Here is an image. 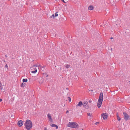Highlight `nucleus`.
<instances>
[{
  "label": "nucleus",
  "instance_id": "nucleus-22",
  "mask_svg": "<svg viewBox=\"0 0 130 130\" xmlns=\"http://www.w3.org/2000/svg\"><path fill=\"white\" fill-rule=\"evenodd\" d=\"M89 103H91L92 102V101L91 100H89Z\"/></svg>",
  "mask_w": 130,
  "mask_h": 130
},
{
  "label": "nucleus",
  "instance_id": "nucleus-21",
  "mask_svg": "<svg viewBox=\"0 0 130 130\" xmlns=\"http://www.w3.org/2000/svg\"><path fill=\"white\" fill-rule=\"evenodd\" d=\"M32 67L31 68V70H32V71H35V69H32Z\"/></svg>",
  "mask_w": 130,
  "mask_h": 130
},
{
  "label": "nucleus",
  "instance_id": "nucleus-19",
  "mask_svg": "<svg viewBox=\"0 0 130 130\" xmlns=\"http://www.w3.org/2000/svg\"><path fill=\"white\" fill-rule=\"evenodd\" d=\"M54 14H53L52 16H51V18H52L53 17V18H54Z\"/></svg>",
  "mask_w": 130,
  "mask_h": 130
},
{
  "label": "nucleus",
  "instance_id": "nucleus-30",
  "mask_svg": "<svg viewBox=\"0 0 130 130\" xmlns=\"http://www.w3.org/2000/svg\"><path fill=\"white\" fill-rule=\"evenodd\" d=\"M5 57H7V56L6 55H5Z\"/></svg>",
  "mask_w": 130,
  "mask_h": 130
},
{
  "label": "nucleus",
  "instance_id": "nucleus-14",
  "mask_svg": "<svg viewBox=\"0 0 130 130\" xmlns=\"http://www.w3.org/2000/svg\"><path fill=\"white\" fill-rule=\"evenodd\" d=\"M25 85V83H22L21 84V86L22 87H24Z\"/></svg>",
  "mask_w": 130,
  "mask_h": 130
},
{
  "label": "nucleus",
  "instance_id": "nucleus-25",
  "mask_svg": "<svg viewBox=\"0 0 130 130\" xmlns=\"http://www.w3.org/2000/svg\"><path fill=\"white\" fill-rule=\"evenodd\" d=\"M99 123V122H96V123H95V124H98Z\"/></svg>",
  "mask_w": 130,
  "mask_h": 130
},
{
  "label": "nucleus",
  "instance_id": "nucleus-28",
  "mask_svg": "<svg viewBox=\"0 0 130 130\" xmlns=\"http://www.w3.org/2000/svg\"><path fill=\"white\" fill-rule=\"evenodd\" d=\"M44 130H47V128H44Z\"/></svg>",
  "mask_w": 130,
  "mask_h": 130
},
{
  "label": "nucleus",
  "instance_id": "nucleus-26",
  "mask_svg": "<svg viewBox=\"0 0 130 130\" xmlns=\"http://www.w3.org/2000/svg\"><path fill=\"white\" fill-rule=\"evenodd\" d=\"M69 112V111L68 110H67L66 112V113H68Z\"/></svg>",
  "mask_w": 130,
  "mask_h": 130
},
{
  "label": "nucleus",
  "instance_id": "nucleus-32",
  "mask_svg": "<svg viewBox=\"0 0 130 130\" xmlns=\"http://www.w3.org/2000/svg\"><path fill=\"white\" fill-rule=\"evenodd\" d=\"M113 39V38L112 37H111V38H110V39Z\"/></svg>",
  "mask_w": 130,
  "mask_h": 130
},
{
  "label": "nucleus",
  "instance_id": "nucleus-7",
  "mask_svg": "<svg viewBox=\"0 0 130 130\" xmlns=\"http://www.w3.org/2000/svg\"><path fill=\"white\" fill-rule=\"evenodd\" d=\"M102 116L103 119H106L108 117V116L107 114V113H103L102 114Z\"/></svg>",
  "mask_w": 130,
  "mask_h": 130
},
{
  "label": "nucleus",
  "instance_id": "nucleus-11",
  "mask_svg": "<svg viewBox=\"0 0 130 130\" xmlns=\"http://www.w3.org/2000/svg\"><path fill=\"white\" fill-rule=\"evenodd\" d=\"M51 125L52 127H56L57 129L58 127V126L57 125L54 124H51Z\"/></svg>",
  "mask_w": 130,
  "mask_h": 130
},
{
  "label": "nucleus",
  "instance_id": "nucleus-29",
  "mask_svg": "<svg viewBox=\"0 0 130 130\" xmlns=\"http://www.w3.org/2000/svg\"><path fill=\"white\" fill-rule=\"evenodd\" d=\"M90 91H93V90H90Z\"/></svg>",
  "mask_w": 130,
  "mask_h": 130
},
{
  "label": "nucleus",
  "instance_id": "nucleus-4",
  "mask_svg": "<svg viewBox=\"0 0 130 130\" xmlns=\"http://www.w3.org/2000/svg\"><path fill=\"white\" fill-rule=\"evenodd\" d=\"M41 67L40 65L39 64H36L34 65L32 67V69H35V71H31V73H36L37 71V69L35 67Z\"/></svg>",
  "mask_w": 130,
  "mask_h": 130
},
{
  "label": "nucleus",
  "instance_id": "nucleus-6",
  "mask_svg": "<svg viewBox=\"0 0 130 130\" xmlns=\"http://www.w3.org/2000/svg\"><path fill=\"white\" fill-rule=\"evenodd\" d=\"M83 106L86 109H88L89 107V105L88 104V102H83Z\"/></svg>",
  "mask_w": 130,
  "mask_h": 130
},
{
  "label": "nucleus",
  "instance_id": "nucleus-2",
  "mask_svg": "<svg viewBox=\"0 0 130 130\" xmlns=\"http://www.w3.org/2000/svg\"><path fill=\"white\" fill-rule=\"evenodd\" d=\"M25 125L27 129L29 130L32 127V123L30 120H28L25 122Z\"/></svg>",
  "mask_w": 130,
  "mask_h": 130
},
{
  "label": "nucleus",
  "instance_id": "nucleus-35",
  "mask_svg": "<svg viewBox=\"0 0 130 130\" xmlns=\"http://www.w3.org/2000/svg\"><path fill=\"white\" fill-rule=\"evenodd\" d=\"M47 76H48V75H47V76H46V77H47Z\"/></svg>",
  "mask_w": 130,
  "mask_h": 130
},
{
  "label": "nucleus",
  "instance_id": "nucleus-23",
  "mask_svg": "<svg viewBox=\"0 0 130 130\" xmlns=\"http://www.w3.org/2000/svg\"><path fill=\"white\" fill-rule=\"evenodd\" d=\"M5 67L6 68H8V66H7V64H6V65H5Z\"/></svg>",
  "mask_w": 130,
  "mask_h": 130
},
{
  "label": "nucleus",
  "instance_id": "nucleus-8",
  "mask_svg": "<svg viewBox=\"0 0 130 130\" xmlns=\"http://www.w3.org/2000/svg\"><path fill=\"white\" fill-rule=\"evenodd\" d=\"M23 124V122L22 120L19 121L18 123V124L19 127L21 126Z\"/></svg>",
  "mask_w": 130,
  "mask_h": 130
},
{
  "label": "nucleus",
  "instance_id": "nucleus-9",
  "mask_svg": "<svg viewBox=\"0 0 130 130\" xmlns=\"http://www.w3.org/2000/svg\"><path fill=\"white\" fill-rule=\"evenodd\" d=\"M47 117L49 119V120L51 122L53 121V120L51 118V116L50 114L48 113L47 114Z\"/></svg>",
  "mask_w": 130,
  "mask_h": 130
},
{
  "label": "nucleus",
  "instance_id": "nucleus-13",
  "mask_svg": "<svg viewBox=\"0 0 130 130\" xmlns=\"http://www.w3.org/2000/svg\"><path fill=\"white\" fill-rule=\"evenodd\" d=\"M117 119L118 120L120 121V120H121V118H120L119 117V116L118 115L117 113Z\"/></svg>",
  "mask_w": 130,
  "mask_h": 130
},
{
  "label": "nucleus",
  "instance_id": "nucleus-17",
  "mask_svg": "<svg viewBox=\"0 0 130 130\" xmlns=\"http://www.w3.org/2000/svg\"><path fill=\"white\" fill-rule=\"evenodd\" d=\"M87 115L88 116H92V115H91V114H90V113H87Z\"/></svg>",
  "mask_w": 130,
  "mask_h": 130
},
{
  "label": "nucleus",
  "instance_id": "nucleus-10",
  "mask_svg": "<svg viewBox=\"0 0 130 130\" xmlns=\"http://www.w3.org/2000/svg\"><path fill=\"white\" fill-rule=\"evenodd\" d=\"M83 105V103L82 102L80 101L79 102L78 104L76 105V107H78V106H79L80 107L82 106V105Z\"/></svg>",
  "mask_w": 130,
  "mask_h": 130
},
{
  "label": "nucleus",
  "instance_id": "nucleus-16",
  "mask_svg": "<svg viewBox=\"0 0 130 130\" xmlns=\"http://www.w3.org/2000/svg\"><path fill=\"white\" fill-rule=\"evenodd\" d=\"M70 66V65L67 64L66 65V68L68 69L69 68Z\"/></svg>",
  "mask_w": 130,
  "mask_h": 130
},
{
  "label": "nucleus",
  "instance_id": "nucleus-15",
  "mask_svg": "<svg viewBox=\"0 0 130 130\" xmlns=\"http://www.w3.org/2000/svg\"><path fill=\"white\" fill-rule=\"evenodd\" d=\"M27 79H23V82H27Z\"/></svg>",
  "mask_w": 130,
  "mask_h": 130
},
{
  "label": "nucleus",
  "instance_id": "nucleus-37",
  "mask_svg": "<svg viewBox=\"0 0 130 130\" xmlns=\"http://www.w3.org/2000/svg\"><path fill=\"white\" fill-rule=\"evenodd\" d=\"M47 76H48V75H47V76H46V77H47Z\"/></svg>",
  "mask_w": 130,
  "mask_h": 130
},
{
  "label": "nucleus",
  "instance_id": "nucleus-12",
  "mask_svg": "<svg viewBox=\"0 0 130 130\" xmlns=\"http://www.w3.org/2000/svg\"><path fill=\"white\" fill-rule=\"evenodd\" d=\"M88 8L89 10H91L93 9V7L92 6H90L88 7Z\"/></svg>",
  "mask_w": 130,
  "mask_h": 130
},
{
  "label": "nucleus",
  "instance_id": "nucleus-27",
  "mask_svg": "<svg viewBox=\"0 0 130 130\" xmlns=\"http://www.w3.org/2000/svg\"><path fill=\"white\" fill-rule=\"evenodd\" d=\"M2 101V99H0V102H1Z\"/></svg>",
  "mask_w": 130,
  "mask_h": 130
},
{
  "label": "nucleus",
  "instance_id": "nucleus-3",
  "mask_svg": "<svg viewBox=\"0 0 130 130\" xmlns=\"http://www.w3.org/2000/svg\"><path fill=\"white\" fill-rule=\"evenodd\" d=\"M67 126L72 128H78V124L74 122H69L67 124Z\"/></svg>",
  "mask_w": 130,
  "mask_h": 130
},
{
  "label": "nucleus",
  "instance_id": "nucleus-36",
  "mask_svg": "<svg viewBox=\"0 0 130 130\" xmlns=\"http://www.w3.org/2000/svg\"><path fill=\"white\" fill-rule=\"evenodd\" d=\"M47 76H48V75H47V76H46V77H47Z\"/></svg>",
  "mask_w": 130,
  "mask_h": 130
},
{
  "label": "nucleus",
  "instance_id": "nucleus-5",
  "mask_svg": "<svg viewBox=\"0 0 130 130\" xmlns=\"http://www.w3.org/2000/svg\"><path fill=\"white\" fill-rule=\"evenodd\" d=\"M123 113L124 117V119L125 121H127L130 119L129 116L127 113L125 112H123Z\"/></svg>",
  "mask_w": 130,
  "mask_h": 130
},
{
  "label": "nucleus",
  "instance_id": "nucleus-20",
  "mask_svg": "<svg viewBox=\"0 0 130 130\" xmlns=\"http://www.w3.org/2000/svg\"><path fill=\"white\" fill-rule=\"evenodd\" d=\"M55 17L57 16L58 15V14L57 13H55Z\"/></svg>",
  "mask_w": 130,
  "mask_h": 130
},
{
  "label": "nucleus",
  "instance_id": "nucleus-18",
  "mask_svg": "<svg viewBox=\"0 0 130 130\" xmlns=\"http://www.w3.org/2000/svg\"><path fill=\"white\" fill-rule=\"evenodd\" d=\"M68 100H69V102H70L71 101V98L69 97H68Z\"/></svg>",
  "mask_w": 130,
  "mask_h": 130
},
{
  "label": "nucleus",
  "instance_id": "nucleus-33",
  "mask_svg": "<svg viewBox=\"0 0 130 130\" xmlns=\"http://www.w3.org/2000/svg\"><path fill=\"white\" fill-rule=\"evenodd\" d=\"M111 51H112V48H111Z\"/></svg>",
  "mask_w": 130,
  "mask_h": 130
},
{
  "label": "nucleus",
  "instance_id": "nucleus-34",
  "mask_svg": "<svg viewBox=\"0 0 130 130\" xmlns=\"http://www.w3.org/2000/svg\"><path fill=\"white\" fill-rule=\"evenodd\" d=\"M67 2V0H66Z\"/></svg>",
  "mask_w": 130,
  "mask_h": 130
},
{
  "label": "nucleus",
  "instance_id": "nucleus-31",
  "mask_svg": "<svg viewBox=\"0 0 130 130\" xmlns=\"http://www.w3.org/2000/svg\"><path fill=\"white\" fill-rule=\"evenodd\" d=\"M126 33V32H125V35H126L127 34Z\"/></svg>",
  "mask_w": 130,
  "mask_h": 130
},
{
  "label": "nucleus",
  "instance_id": "nucleus-24",
  "mask_svg": "<svg viewBox=\"0 0 130 130\" xmlns=\"http://www.w3.org/2000/svg\"><path fill=\"white\" fill-rule=\"evenodd\" d=\"M61 0V1H63V2L64 3H66V2H65V1H64V0Z\"/></svg>",
  "mask_w": 130,
  "mask_h": 130
},
{
  "label": "nucleus",
  "instance_id": "nucleus-1",
  "mask_svg": "<svg viewBox=\"0 0 130 130\" xmlns=\"http://www.w3.org/2000/svg\"><path fill=\"white\" fill-rule=\"evenodd\" d=\"M103 99V95L102 92H101L98 100L97 106L99 108L101 106Z\"/></svg>",
  "mask_w": 130,
  "mask_h": 130
}]
</instances>
